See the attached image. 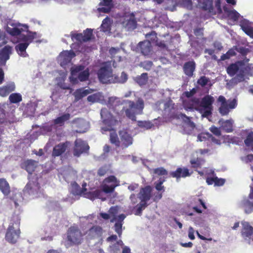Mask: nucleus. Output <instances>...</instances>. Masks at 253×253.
Instances as JSON below:
<instances>
[{"label":"nucleus","mask_w":253,"mask_h":253,"mask_svg":"<svg viewBox=\"0 0 253 253\" xmlns=\"http://www.w3.org/2000/svg\"><path fill=\"white\" fill-rule=\"evenodd\" d=\"M147 74L143 73L140 76L136 78V82L139 85H141L144 84L147 82Z\"/></svg>","instance_id":"52"},{"label":"nucleus","mask_w":253,"mask_h":253,"mask_svg":"<svg viewBox=\"0 0 253 253\" xmlns=\"http://www.w3.org/2000/svg\"><path fill=\"white\" fill-rule=\"evenodd\" d=\"M118 210L119 208L118 207H112L110 209L109 213L111 216L114 217L115 215L118 213Z\"/></svg>","instance_id":"64"},{"label":"nucleus","mask_w":253,"mask_h":253,"mask_svg":"<svg viewBox=\"0 0 253 253\" xmlns=\"http://www.w3.org/2000/svg\"><path fill=\"white\" fill-rule=\"evenodd\" d=\"M164 110L168 111H169L171 109L173 108L174 104L172 103L171 100H169L167 102H165L164 104Z\"/></svg>","instance_id":"62"},{"label":"nucleus","mask_w":253,"mask_h":253,"mask_svg":"<svg viewBox=\"0 0 253 253\" xmlns=\"http://www.w3.org/2000/svg\"><path fill=\"white\" fill-rule=\"evenodd\" d=\"M99 81L103 84L115 83L116 76L113 74L110 63H106L98 71Z\"/></svg>","instance_id":"4"},{"label":"nucleus","mask_w":253,"mask_h":253,"mask_svg":"<svg viewBox=\"0 0 253 253\" xmlns=\"http://www.w3.org/2000/svg\"><path fill=\"white\" fill-rule=\"evenodd\" d=\"M220 128L226 132H230L233 130V122L232 120H220L218 121Z\"/></svg>","instance_id":"31"},{"label":"nucleus","mask_w":253,"mask_h":253,"mask_svg":"<svg viewBox=\"0 0 253 253\" xmlns=\"http://www.w3.org/2000/svg\"><path fill=\"white\" fill-rule=\"evenodd\" d=\"M202 7L211 13L222 12L219 0H204Z\"/></svg>","instance_id":"13"},{"label":"nucleus","mask_w":253,"mask_h":253,"mask_svg":"<svg viewBox=\"0 0 253 253\" xmlns=\"http://www.w3.org/2000/svg\"><path fill=\"white\" fill-rule=\"evenodd\" d=\"M110 141L112 143L115 144L116 146H119L120 142L117 134L115 132H112L110 135Z\"/></svg>","instance_id":"54"},{"label":"nucleus","mask_w":253,"mask_h":253,"mask_svg":"<svg viewBox=\"0 0 253 253\" xmlns=\"http://www.w3.org/2000/svg\"><path fill=\"white\" fill-rule=\"evenodd\" d=\"M204 161L202 159H191L190 160V164L193 168H197L200 167L203 164Z\"/></svg>","instance_id":"50"},{"label":"nucleus","mask_w":253,"mask_h":253,"mask_svg":"<svg viewBox=\"0 0 253 253\" xmlns=\"http://www.w3.org/2000/svg\"><path fill=\"white\" fill-rule=\"evenodd\" d=\"M102 233V228L98 226H94L86 232L85 237L87 240H91L100 237Z\"/></svg>","instance_id":"20"},{"label":"nucleus","mask_w":253,"mask_h":253,"mask_svg":"<svg viewBox=\"0 0 253 253\" xmlns=\"http://www.w3.org/2000/svg\"><path fill=\"white\" fill-rule=\"evenodd\" d=\"M123 102L121 101V100L119 98H118L116 96H111L109 97L108 98V101H106V104L108 106H115L117 105H119L121 104H122Z\"/></svg>","instance_id":"44"},{"label":"nucleus","mask_w":253,"mask_h":253,"mask_svg":"<svg viewBox=\"0 0 253 253\" xmlns=\"http://www.w3.org/2000/svg\"><path fill=\"white\" fill-rule=\"evenodd\" d=\"M195 69V63L192 61L185 63L183 66V70L185 74L189 77H191Z\"/></svg>","instance_id":"33"},{"label":"nucleus","mask_w":253,"mask_h":253,"mask_svg":"<svg viewBox=\"0 0 253 253\" xmlns=\"http://www.w3.org/2000/svg\"><path fill=\"white\" fill-rule=\"evenodd\" d=\"M239 25L242 30L251 38H253V27L252 23L248 20L242 19L239 22Z\"/></svg>","instance_id":"24"},{"label":"nucleus","mask_w":253,"mask_h":253,"mask_svg":"<svg viewBox=\"0 0 253 253\" xmlns=\"http://www.w3.org/2000/svg\"><path fill=\"white\" fill-rule=\"evenodd\" d=\"M68 240L75 244H78L81 242L82 234L77 227H71L68 231Z\"/></svg>","instance_id":"15"},{"label":"nucleus","mask_w":253,"mask_h":253,"mask_svg":"<svg viewBox=\"0 0 253 253\" xmlns=\"http://www.w3.org/2000/svg\"><path fill=\"white\" fill-rule=\"evenodd\" d=\"M0 190L5 196L8 195L10 193V186L7 181L4 178L0 179Z\"/></svg>","instance_id":"38"},{"label":"nucleus","mask_w":253,"mask_h":253,"mask_svg":"<svg viewBox=\"0 0 253 253\" xmlns=\"http://www.w3.org/2000/svg\"><path fill=\"white\" fill-rule=\"evenodd\" d=\"M121 52V49L120 48L112 47L109 50V53L111 55L112 57L114 58V62L120 61L121 60V57L120 55V53Z\"/></svg>","instance_id":"41"},{"label":"nucleus","mask_w":253,"mask_h":253,"mask_svg":"<svg viewBox=\"0 0 253 253\" xmlns=\"http://www.w3.org/2000/svg\"><path fill=\"white\" fill-rule=\"evenodd\" d=\"M125 106L123 110L125 111L126 116L132 121H135L136 114L142 113L144 108V101L142 99L139 98L135 104L133 101L128 100H124Z\"/></svg>","instance_id":"2"},{"label":"nucleus","mask_w":253,"mask_h":253,"mask_svg":"<svg viewBox=\"0 0 253 253\" xmlns=\"http://www.w3.org/2000/svg\"><path fill=\"white\" fill-rule=\"evenodd\" d=\"M227 72L230 76H234L237 72V64L236 63L230 65L227 69Z\"/></svg>","instance_id":"49"},{"label":"nucleus","mask_w":253,"mask_h":253,"mask_svg":"<svg viewBox=\"0 0 253 253\" xmlns=\"http://www.w3.org/2000/svg\"><path fill=\"white\" fill-rule=\"evenodd\" d=\"M241 234L244 238H250L253 235V226L247 221H242Z\"/></svg>","instance_id":"26"},{"label":"nucleus","mask_w":253,"mask_h":253,"mask_svg":"<svg viewBox=\"0 0 253 253\" xmlns=\"http://www.w3.org/2000/svg\"><path fill=\"white\" fill-rule=\"evenodd\" d=\"M112 21L108 17H106L102 21L101 29L104 32H109L111 30Z\"/></svg>","instance_id":"40"},{"label":"nucleus","mask_w":253,"mask_h":253,"mask_svg":"<svg viewBox=\"0 0 253 253\" xmlns=\"http://www.w3.org/2000/svg\"><path fill=\"white\" fill-rule=\"evenodd\" d=\"M92 90L90 89H77L74 93V95L76 98V100H79L85 96L87 94L91 93Z\"/></svg>","instance_id":"39"},{"label":"nucleus","mask_w":253,"mask_h":253,"mask_svg":"<svg viewBox=\"0 0 253 253\" xmlns=\"http://www.w3.org/2000/svg\"><path fill=\"white\" fill-rule=\"evenodd\" d=\"M53 126L48 125H45L42 128V132L43 134H47L52 130Z\"/></svg>","instance_id":"63"},{"label":"nucleus","mask_w":253,"mask_h":253,"mask_svg":"<svg viewBox=\"0 0 253 253\" xmlns=\"http://www.w3.org/2000/svg\"><path fill=\"white\" fill-rule=\"evenodd\" d=\"M39 190L40 187L38 183L34 181H30L25 186L24 192L29 194L33 197H37L39 196L38 191Z\"/></svg>","instance_id":"21"},{"label":"nucleus","mask_w":253,"mask_h":253,"mask_svg":"<svg viewBox=\"0 0 253 253\" xmlns=\"http://www.w3.org/2000/svg\"><path fill=\"white\" fill-rule=\"evenodd\" d=\"M20 235L19 224L18 223L10 224L5 235V239L9 243H15Z\"/></svg>","instance_id":"11"},{"label":"nucleus","mask_w":253,"mask_h":253,"mask_svg":"<svg viewBox=\"0 0 253 253\" xmlns=\"http://www.w3.org/2000/svg\"><path fill=\"white\" fill-rule=\"evenodd\" d=\"M119 185V181L114 176H110L105 178L102 185V190L106 193H112L115 188Z\"/></svg>","instance_id":"12"},{"label":"nucleus","mask_w":253,"mask_h":253,"mask_svg":"<svg viewBox=\"0 0 253 253\" xmlns=\"http://www.w3.org/2000/svg\"><path fill=\"white\" fill-rule=\"evenodd\" d=\"M89 73L88 68L84 69L83 66L74 65L71 68L70 82L76 84L78 81L83 82L86 81L89 77Z\"/></svg>","instance_id":"3"},{"label":"nucleus","mask_w":253,"mask_h":253,"mask_svg":"<svg viewBox=\"0 0 253 253\" xmlns=\"http://www.w3.org/2000/svg\"><path fill=\"white\" fill-rule=\"evenodd\" d=\"M138 125L141 127H143L147 129L151 128L154 126L150 121H139Z\"/></svg>","instance_id":"53"},{"label":"nucleus","mask_w":253,"mask_h":253,"mask_svg":"<svg viewBox=\"0 0 253 253\" xmlns=\"http://www.w3.org/2000/svg\"><path fill=\"white\" fill-rule=\"evenodd\" d=\"M27 29L28 26L27 25H23L13 21L9 22L6 28L7 32L11 36H19V43L15 46V50L20 56L24 57L27 56L26 49L33 40L37 38L36 32L27 33L26 35L21 33L27 31Z\"/></svg>","instance_id":"1"},{"label":"nucleus","mask_w":253,"mask_h":253,"mask_svg":"<svg viewBox=\"0 0 253 253\" xmlns=\"http://www.w3.org/2000/svg\"><path fill=\"white\" fill-rule=\"evenodd\" d=\"M178 118L183 120L184 122L183 127L185 133L187 134H192L193 133V131L195 129V126L194 124L190 121V118L183 114H180Z\"/></svg>","instance_id":"19"},{"label":"nucleus","mask_w":253,"mask_h":253,"mask_svg":"<svg viewBox=\"0 0 253 253\" xmlns=\"http://www.w3.org/2000/svg\"><path fill=\"white\" fill-rule=\"evenodd\" d=\"M70 115L68 113L64 114L63 115L57 118L54 120V123L61 125L65 121L69 119Z\"/></svg>","instance_id":"47"},{"label":"nucleus","mask_w":253,"mask_h":253,"mask_svg":"<svg viewBox=\"0 0 253 253\" xmlns=\"http://www.w3.org/2000/svg\"><path fill=\"white\" fill-rule=\"evenodd\" d=\"M191 173L189 172V170L185 168H178L176 171L171 172V175L173 177H176L177 179L180 177H186L189 176Z\"/></svg>","instance_id":"29"},{"label":"nucleus","mask_w":253,"mask_h":253,"mask_svg":"<svg viewBox=\"0 0 253 253\" xmlns=\"http://www.w3.org/2000/svg\"><path fill=\"white\" fill-rule=\"evenodd\" d=\"M172 2H174L176 4L180 5L187 9H191L192 7L191 0H171Z\"/></svg>","instance_id":"46"},{"label":"nucleus","mask_w":253,"mask_h":253,"mask_svg":"<svg viewBox=\"0 0 253 253\" xmlns=\"http://www.w3.org/2000/svg\"><path fill=\"white\" fill-rule=\"evenodd\" d=\"M210 137H211V134L210 133H201L199 134L198 136V141H205L207 139L210 138Z\"/></svg>","instance_id":"57"},{"label":"nucleus","mask_w":253,"mask_h":253,"mask_svg":"<svg viewBox=\"0 0 253 253\" xmlns=\"http://www.w3.org/2000/svg\"><path fill=\"white\" fill-rule=\"evenodd\" d=\"M75 56V54L73 51H63L58 56L57 60L62 67H64L69 63L72 59Z\"/></svg>","instance_id":"16"},{"label":"nucleus","mask_w":253,"mask_h":253,"mask_svg":"<svg viewBox=\"0 0 253 253\" xmlns=\"http://www.w3.org/2000/svg\"><path fill=\"white\" fill-rule=\"evenodd\" d=\"M86 185V183H83L82 184L83 190H81L80 187L77 183H73L72 185V188L75 189V190L73 189L72 190V194L74 196L83 195L85 197L90 199L92 200L96 198L102 199V200H105V198H102L101 194H102V192L101 190H96L92 192H89L84 193V191L86 190V189L84 188Z\"/></svg>","instance_id":"5"},{"label":"nucleus","mask_w":253,"mask_h":253,"mask_svg":"<svg viewBox=\"0 0 253 253\" xmlns=\"http://www.w3.org/2000/svg\"><path fill=\"white\" fill-rule=\"evenodd\" d=\"M154 173L160 175H165L168 174L167 171L163 168H159L154 170Z\"/></svg>","instance_id":"59"},{"label":"nucleus","mask_w":253,"mask_h":253,"mask_svg":"<svg viewBox=\"0 0 253 253\" xmlns=\"http://www.w3.org/2000/svg\"><path fill=\"white\" fill-rule=\"evenodd\" d=\"M87 100L88 102L92 103L99 102L102 104H106V100L105 99L104 96L101 92H97L88 96L87 98Z\"/></svg>","instance_id":"28"},{"label":"nucleus","mask_w":253,"mask_h":253,"mask_svg":"<svg viewBox=\"0 0 253 253\" xmlns=\"http://www.w3.org/2000/svg\"><path fill=\"white\" fill-rule=\"evenodd\" d=\"M217 101L220 103L218 111L222 116L227 115L231 109L235 107L236 103L235 99L227 100L226 98L222 95L218 97Z\"/></svg>","instance_id":"9"},{"label":"nucleus","mask_w":253,"mask_h":253,"mask_svg":"<svg viewBox=\"0 0 253 253\" xmlns=\"http://www.w3.org/2000/svg\"><path fill=\"white\" fill-rule=\"evenodd\" d=\"M92 30L90 29H87L84 31V34L78 33L74 34L71 33V36L72 40L73 42L75 41L77 42H86L91 39L92 35Z\"/></svg>","instance_id":"18"},{"label":"nucleus","mask_w":253,"mask_h":253,"mask_svg":"<svg viewBox=\"0 0 253 253\" xmlns=\"http://www.w3.org/2000/svg\"><path fill=\"white\" fill-rule=\"evenodd\" d=\"M123 27L127 31L134 29L136 27V21L133 13H126L121 19Z\"/></svg>","instance_id":"14"},{"label":"nucleus","mask_w":253,"mask_h":253,"mask_svg":"<svg viewBox=\"0 0 253 253\" xmlns=\"http://www.w3.org/2000/svg\"><path fill=\"white\" fill-rule=\"evenodd\" d=\"M206 182L208 185L214 184V186H221L224 185L225 180L223 178H219L217 177H208Z\"/></svg>","instance_id":"37"},{"label":"nucleus","mask_w":253,"mask_h":253,"mask_svg":"<svg viewBox=\"0 0 253 253\" xmlns=\"http://www.w3.org/2000/svg\"><path fill=\"white\" fill-rule=\"evenodd\" d=\"M74 125L78 128L77 132L83 133L87 131L89 127V124L88 122L83 119H78L74 123Z\"/></svg>","instance_id":"25"},{"label":"nucleus","mask_w":253,"mask_h":253,"mask_svg":"<svg viewBox=\"0 0 253 253\" xmlns=\"http://www.w3.org/2000/svg\"><path fill=\"white\" fill-rule=\"evenodd\" d=\"M87 143L81 139H77L75 142L74 155L79 157L81 154L85 152L89 149Z\"/></svg>","instance_id":"17"},{"label":"nucleus","mask_w":253,"mask_h":253,"mask_svg":"<svg viewBox=\"0 0 253 253\" xmlns=\"http://www.w3.org/2000/svg\"><path fill=\"white\" fill-rule=\"evenodd\" d=\"M242 205L246 213H250L253 211V203L249 200H244L242 202Z\"/></svg>","instance_id":"43"},{"label":"nucleus","mask_w":253,"mask_h":253,"mask_svg":"<svg viewBox=\"0 0 253 253\" xmlns=\"http://www.w3.org/2000/svg\"><path fill=\"white\" fill-rule=\"evenodd\" d=\"M10 101L12 103H17L22 100V96L19 93H12L9 97Z\"/></svg>","instance_id":"48"},{"label":"nucleus","mask_w":253,"mask_h":253,"mask_svg":"<svg viewBox=\"0 0 253 253\" xmlns=\"http://www.w3.org/2000/svg\"><path fill=\"white\" fill-rule=\"evenodd\" d=\"M237 51V47L235 46L233 48L229 49L226 54H223L220 58L221 60H225L230 58L231 57L235 56Z\"/></svg>","instance_id":"45"},{"label":"nucleus","mask_w":253,"mask_h":253,"mask_svg":"<svg viewBox=\"0 0 253 253\" xmlns=\"http://www.w3.org/2000/svg\"><path fill=\"white\" fill-rule=\"evenodd\" d=\"M223 11L224 13L229 19L233 20L234 21H236L237 20L236 11L233 10L229 5H227L224 6L223 7Z\"/></svg>","instance_id":"36"},{"label":"nucleus","mask_w":253,"mask_h":253,"mask_svg":"<svg viewBox=\"0 0 253 253\" xmlns=\"http://www.w3.org/2000/svg\"><path fill=\"white\" fill-rule=\"evenodd\" d=\"M139 47L141 53L144 56H149L152 53L151 44L148 41L139 42Z\"/></svg>","instance_id":"27"},{"label":"nucleus","mask_w":253,"mask_h":253,"mask_svg":"<svg viewBox=\"0 0 253 253\" xmlns=\"http://www.w3.org/2000/svg\"><path fill=\"white\" fill-rule=\"evenodd\" d=\"M153 65V62L151 61H144L143 62H141L139 64L140 67L147 71L150 70L152 69Z\"/></svg>","instance_id":"51"},{"label":"nucleus","mask_w":253,"mask_h":253,"mask_svg":"<svg viewBox=\"0 0 253 253\" xmlns=\"http://www.w3.org/2000/svg\"><path fill=\"white\" fill-rule=\"evenodd\" d=\"M13 200L14 202L15 206L17 207L19 205V203L22 202L23 198L21 194L20 193H16L12 197Z\"/></svg>","instance_id":"55"},{"label":"nucleus","mask_w":253,"mask_h":253,"mask_svg":"<svg viewBox=\"0 0 253 253\" xmlns=\"http://www.w3.org/2000/svg\"><path fill=\"white\" fill-rule=\"evenodd\" d=\"M100 4L104 6L98 8V11L99 12L108 13L110 11L112 7V0H102V1L100 2Z\"/></svg>","instance_id":"35"},{"label":"nucleus","mask_w":253,"mask_h":253,"mask_svg":"<svg viewBox=\"0 0 253 253\" xmlns=\"http://www.w3.org/2000/svg\"><path fill=\"white\" fill-rule=\"evenodd\" d=\"M214 101V98L209 95H206L202 98L197 110L203 117H208L211 114L212 104Z\"/></svg>","instance_id":"7"},{"label":"nucleus","mask_w":253,"mask_h":253,"mask_svg":"<svg viewBox=\"0 0 253 253\" xmlns=\"http://www.w3.org/2000/svg\"><path fill=\"white\" fill-rule=\"evenodd\" d=\"M249 59L245 57L243 60L238 61V82L243 81L252 75L253 65L249 64Z\"/></svg>","instance_id":"6"},{"label":"nucleus","mask_w":253,"mask_h":253,"mask_svg":"<svg viewBox=\"0 0 253 253\" xmlns=\"http://www.w3.org/2000/svg\"><path fill=\"white\" fill-rule=\"evenodd\" d=\"M210 131L215 135L219 136L221 135L220 128H218L214 126L210 128Z\"/></svg>","instance_id":"60"},{"label":"nucleus","mask_w":253,"mask_h":253,"mask_svg":"<svg viewBox=\"0 0 253 253\" xmlns=\"http://www.w3.org/2000/svg\"><path fill=\"white\" fill-rule=\"evenodd\" d=\"M119 134L121 141L125 147H127L132 144L133 139L132 137L126 131H120Z\"/></svg>","instance_id":"30"},{"label":"nucleus","mask_w":253,"mask_h":253,"mask_svg":"<svg viewBox=\"0 0 253 253\" xmlns=\"http://www.w3.org/2000/svg\"><path fill=\"white\" fill-rule=\"evenodd\" d=\"M100 115L103 124L106 126H102L101 130L103 131L112 130L113 129L112 126L117 123V121L106 108L101 109Z\"/></svg>","instance_id":"8"},{"label":"nucleus","mask_w":253,"mask_h":253,"mask_svg":"<svg viewBox=\"0 0 253 253\" xmlns=\"http://www.w3.org/2000/svg\"><path fill=\"white\" fill-rule=\"evenodd\" d=\"M60 77L57 78V84L61 88L66 89H69V87L66 85L64 83V81L67 77V74L64 72H62L60 74Z\"/></svg>","instance_id":"42"},{"label":"nucleus","mask_w":253,"mask_h":253,"mask_svg":"<svg viewBox=\"0 0 253 253\" xmlns=\"http://www.w3.org/2000/svg\"><path fill=\"white\" fill-rule=\"evenodd\" d=\"M115 230L120 236L122 234V223L115 221Z\"/></svg>","instance_id":"58"},{"label":"nucleus","mask_w":253,"mask_h":253,"mask_svg":"<svg viewBox=\"0 0 253 253\" xmlns=\"http://www.w3.org/2000/svg\"><path fill=\"white\" fill-rule=\"evenodd\" d=\"M68 142L60 143L59 144L55 146L53 150L52 156H59L63 154L66 150L68 146Z\"/></svg>","instance_id":"32"},{"label":"nucleus","mask_w":253,"mask_h":253,"mask_svg":"<svg viewBox=\"0 0 253 253\" xmlns=\"http://www.w3.org/2000/svg\"><path fill=\"white\" fill-rule=\"evenodd\" d=\"M151 188L150 186H146L142 188L139 194V199L140 200V203L137 205V209L136 214H139L141 211L147 206V202L151 197Z\"/></svg>","instance_id":"10"},{"label":"nucleus","mask_w":253,"mask_h":253,"mask_svg":"<svg viewBox=\"0 0 253 253\" xmlns=\"http://www.w3.org/2000/svg\"><path fill=\"white\" fill-rule=\"evenodd\" d=\"M241 134L246 136L244 144L246 147L253 152V131L249 129L242 130Z\"/></svg>","instance_id":"22"},{"label":"nucleus","mask_w":253,"mask_h":253,"mask_svg":"<svg viewBox=\"0 0 253 253\" xmlns=\"http://www.w3.org/2000/svg\"><path fill=\"white\" fill-rule=\"evenodd\" d=\"M12 53V47L9 45L5 46L0 50V65H4L7 60L9 59V56Z\"/></svg>","instance_id":"23"},{"label":"nucleus","mask_w":253,"mask_h":253,"mask_svg":"<svg viewBox=\"0 0 253 253\" xmlns=\"http://www.w3.org/2000/svg\"><path fill=\"white\" fill-rule=\"evenodd\" d=\"M127 80V75L125 73L122 72L120 77H116V81L115 83H124L126 82Z\"/></svg>","instance_id":"56"},{"label":"nucleus","mask_w":253,"mask_h":253,"mask_svg":"<svg viewBox=\"0 0 253 253\" xmlns=\"http://www.w3.org/2000/svg\"><path fill=\"white\" fill-rule=\"evenodd\" d=\"M38 162L33 160H28L23 164L25 169L29 173H32L38 166Z\"/></svg>","instance_id":"34"},{"label":"nucleus","mask_w":253,"mask_h":253,"mask_svg":"<svg viewBox=\"0 0 253 253\" xmlns=\"http://www.w3.org/2000/svg\"><path fill=\"white\" fill-rule=\"evenodd\" d=\"M209 81V80L208 78L205 76H202L198 80L197 83L203 86L207 84Z\"/></svg>","instance_id":"61"}]
</instances>
